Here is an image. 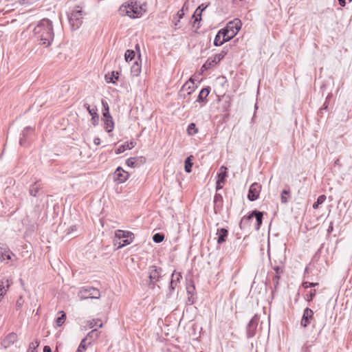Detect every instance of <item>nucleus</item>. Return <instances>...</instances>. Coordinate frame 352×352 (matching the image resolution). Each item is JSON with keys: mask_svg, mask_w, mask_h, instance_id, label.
<instances>
[{"mask_svg": "<svg viewBox=\"0 0 352 352\" xmlns=\"http://www.w3.org/2000/svg\"><path fill=\"white\" fill-rule=\"evenodd\" d=\"M214 199H215V200H217V199H219V197H218V196H217V195H216V196H215V197H214Z\"/></svg>", "mask_w": 352, "mask_h": 352, "instance_id": "69168bd1", "label": "nucleus"}, {"mask_svg": "<svg viewBox=\"0 0 352 352\" xmlns=\"http://www.w3.org/2000/svg\"><path fill=\"white\" fill-rule=\"evenodd\" d=\"M195 90V83L192 80L190 82H186L183 87H182L181 92L187 91V95L191 94V93Z\"/></svg>", "mask_w": 352, "mask_h": 352, "instance_id": "412c9836", "label": "nucleus"}, {"mask_svg": "<svg viewBox=\"0 0 352 352\" xmlns=\"http://www.w3.org/2000/svg\"><path fill=\"white\" fill-rule=\"evenodd\" d=\"M85 349H86L85 339H82L76 352H82V350H85Z\"/></svg>", "mask_w": 352, "mask_h": 352, "instance_id": "c03bdc74", "label": "nucleus"}, {"mask_svg": "<svg viewBox=\"0 0 352 352\" xmlns=\"http://www.w3.org/2000/svg\"><path fill=\"white\" fill-rule=\"evenodd\" d=\"M102 111H109V107L107 102L104 100H102Z\"/></svg>", "mask_w": 352, "mask_h": 352, "instance_id": "de8ad7c7", "label": "nucleus"}, {"mask_svg": "<svg viewBox=\"0 0 352 352\" xmlns=\"http://www.w3.org/2000/svg\"><path fill=\"white\" fill-rule=\"evenodd\" d=\"M72 223V221H61L58 226L57 231L65 235L72 234L76 226Z\"/></svg>", "mask_w": 352, "mask_h": 352, "instance_id": "1a4fd4ad", "label": "nucleus"}, {"mask_svg": "<svg viewBox=\"0 0 352 352\" xmlns=\"http://www.w3.org/2000/svg\"><path fill=\"white\" fill-rule=\"evenodd\" d=\"M162 270L156 266H151L149 268V278L152 283L157 281L161 276Z\"/></svg>", "mask_w": 352, "mask_h": 352, "instance_id": "ddd939ff", "label": "nucleus"}, {"mask_svg": "<svg viewBox=\"0 0 352 352\" xmlns=\"http://www.w3.org/2000/svg\"><path fill=\"white\" fill-rule=\"evenodd\" d=\"M202 6H204V4L199 6L194 12L192 17L195 19V23L199 22L201 20V13L207 8V6H205L203 9H201Z\"/></svg>", "mask_w": 352, "mask_h": 352, "instance_id": "b1692460", "label": "nucleus"}, {"mask_svg": "<svg viewBox=\"0 0 352 352\" xmlns=\"http://www.w3.org/2000/svg\"><path fill=\"white\" fill-rule=\"evenodd\" d=\"M326 200V196L324 195H320L318 199H317V201L316 202H315L313 205V208L314 209H316L318 208V206L323 204L324 202V201Z\"/></svg>", "mask_w": 352, "mask_h": 352, "instance_id": "f704fd0d", "label": "nucleus"}, {"mask_svg": "<svg viewBox=\"0 0 352 352\" xmlns=\"http://www.w3.org/2000/svg\"><path fill=\"white\" fill-rule=\"evenodd\" d=\"M60 314V316L58 317L56 320V324L58 327H60L65 322L66 315L63 311H60L58 312Z\"/></svg>", "mask_w": 352, "mask_h": 352, "instance_id": "72a5a7b5", "label": "nucleus"}, {"mask_svg": "<svg viewBox=\"0 0 352 352\" xmlns=\"http://www.w3.org/2000/svg\"><path fill=\"white\" fill-rule=\"evenodd\" d=\"M314 311L309 309L306 308L304 310L302 318L300 322V324L303 327H307L309 324V321L313 318Z\"/></svg>", "mask_w": 352, "mask_h": 352, "instance_id": "4468645a", "label": "nucleus"}, {"mask_svg": "<svg viewBox=\"0 0 352 352\" xmlns=\"http://www.w3.org/2000/svg\"><path fill=\"white\" fill-rule=\"evenodd\" d=\"M289 192H290L289 190L284 189L283 190L282 194H281V197H280L282 203L285 204L287 202L286 195H289Z\"/></svg>", "mask_w": 352, "mask_h": 352, "instance_id": "79ce46f5", "label": "nucleus"}, {"mask_svg": "<svg viewBox=\"0 0 352 352\" xmlns=\"http://www.w3.org/2000/svg\"><path fill=\"white\" fill-rule=\"evenodd\" d=\"M135 142H126L124 144L120 145L118 146V148L116 151V154L118 155V154L122 153L126 149H131L135 146Z\"/></svg>", "mask_w": 352, "mask_h": 352, "instance_id": "6ab92c4d", "label": "nucleus"}, {"mask_svg": "<svg viewBox=\"0 0 352 352\" xmlns=\"http://www.w3.org/2000/svg\"><path fill=\"white\" fill-rule=\"evenodd\" d=\"M206 6L204 5V6L201 7V9H203L204 7H205Z\"/></svg>", "mask_w": 352, "mask_h": 352, "instance_id": "338daca9", "label": "nucleus"}, {"mask_svg": "<svg viewBox=\"0 0 352 352\" xmlns=\"http://www.w3.org/2000/svg\"><path fill=\"white\" fill-rule=\"evenodd\" d=\"M274 270L276 272V274H277V275H280L283 272V268L280 266L274 267Z\"/></svg>", "mask_w": 352, "mask_h": 352, "instance_id": "8fccbe9b", "label": "nucleus"}, {"mask_svg": "<svg viewBox=\"0 0 352 352\" xmlns=\"http://www.w3.org/2000/svg\"><path fill=\"white\" fill-rule=\"evenodd\" d=\"M99 332L96 329L91 330L88 333L87 336L84 338L86 340H96L99 337Z\"/></svg>", "mask_w": 352, "mask_h": 352, "instance_id": "2f4dec72", "label": "nucleus"}, {"mask_svg": "<svg viewBox=\"0 0 352 352\" xmlns=\"http://www.w3.org/2000/svg\"><path fill=\"white\" fill-rule=\"evenodd\" d=\"M253 217H255L256 220H262L263 217V212L254 210L248 215L247 220H251Z\"/></svg>", "mask_w": 352, "mask_h": 352, "instance_id": "cd10ccee", "label": "nucleus"}, {"mask_svg": "<svg viewBox=\"0 0 352 352\" xmlns=\"http://www.w3.org/2000/svg\"><path fill=\"white\" fill-rule=\"evenodd\" d=\"M193 158V156L190 155L189 157H188L186 160H185V166H184V169H185V171L188 173H190L191 170H192V160Z\"/></svg>", "mask_w": 352, "mask_h": 352, "instance_id": "7c9ffc66", "label": "nucleus"}, {"mask_svg": "<svg viewBox=\"0 0 352 352\" xmlns=\"http://www.w3.org/2000/svg\"><path fill=\"white\" fill-rule=\"evenodd\" d=\"M195 289V286L192 284L188 285L186 287V291L188 295H193Z\"/></svg>", "mask_w": 352, "mask_h": 352, "instance_id": "37998d69", "label": "nucleus"}, {"mask_svg": "<svg viewBox=\"0 0 352 352\" xmlns=\"http://www.w3.org/2000/svg\"><path fill=\"white\" fill-rule=\"evenodd\" d=\"M338 2H339L340 6L342 7H344L346 5L345 0H338Z\"/></svg>", "mask_w": 352, "mask_h": 352, "instance_id": "13d9d810", "label": "nucleus"}, {"mask_svg": "<svg viewBox=\"0 0 352 352\" xmlns=\"http://www.w3.org/2000/svg\"><path fill=\"white\" fill-rule=\"evenodd\" d=\"M188 133L190 135L197 133L198 130L195 123H190L187 129Z\"/></svg>", "mask_w": 352, "mask_h": 352, "instance_id": "c9c22d12", "label": "nucleus"}, {"mask_svg": "<svg viewBox=\"0 0 352 352\" xmlns=\"http://www.w3.org/2000/svg\"><path fill=\"white\" fill-rule=\"evenodd\" d=\"M135 57V52L133 50H128L126 51L124 58L126 62L132 60Z\"/></svg>", "mask_w": 352, "mask_h": 352, "instance_id": "e433bc0d", "label": "nucleus"}, {"mask_svg": "<svg viewBox=\"0 0 352 352\" xmlns=\"http://www.w3.org/2000/svg\"><path fill=\"white\" fill-rule=\"evenodd\" d=\"M119 75V73L118 72H113L111 75L109 74H107L105 75V79H106V81L108 82V83H110V82H112V83H115V80H118V76Z\"/></svg>", "mask_w": 352, "mask_h": 352, "instance_id": "c85d7f7f", "label": "nucleus"}, {"mask_svg": "<svg viewBox=\"0 0 352 352\" xmlns=\"http://www.w3.org/2000/svg\"><path fill=\"white\" fill-rule=\"evenodd\" d=\"M177 14L179 15V18H182V16L184 15L183 10H179V11L177 12Z\"/></svg>", "mask_w": 352, "mask_h": 352, "instance_id": "052dcab7", "label": "nucleus"}, {"mask_svg": "<svg viewBox=\"0 0 352 352\" xmlns=\"http://www.w3.org/2000/svg\"><path fill=\"white\" fill-rule=\"evenodd\" d=\"M258 320L259 316L255 314L248 324L246 328L248 338H253L255 336Z\"/></svg>", "mask_w": 352, "mask_h": 352, "instance_id": "6e6552de", "label": "nucleus"}, {"mask_svg": "<svg viewBox=\"0 0 352 352\" xmlns=\"http://www.w3.org/2000/svg\"><path fill=\"white\" fill-rule=\"evenodd\" d=\"M349 1H352V0H349Z\"/></svg>", "mask_w": 352, "mask_h": 352, "instance_id": "774afa93", "label": "nucleus"}, {"mask_svg": "<svg viewBox=\"0 0 352 352\" xmlns=\"http://www.w3.org/2000/svg\"><path fill=\"white\" fill-rule=\"evenodd\" d=\"M41 188V187L38 184H37L36 182H35L34 184L31 185V186L30 188V190H29L30 195L32 197H36L37 195V194L38 193Z\"/></svg>", "mask_w": 352, "mask_h": 352, "instance_id": "c756f323", "label": "nucleus"}, {"mask_svg": "<svg viewBox=\"0 0 352 352\" xmlns=\"http://www.w3.org/2000/svg\"><path fill=\"white\" fill-rule=\"evenodd\" d=\"M279 278H280V275L276 274L273 276L272 280L274 284L275 288H276L278 285Z\"/></svg>", "mask_w": 352, "mask_h": 352, "instance_id": "09e8293b", "label": "nucleus"}, {"mask_svg": "<svg viewBox=\"0 0 352 352\" xmlns=\"http://www.w3.org/2000/svg\"><path fill=\"white\" fill-rule=\"evenodd\" d=\"M133 234L131 232L118 230L115 233L113 239L114 245H118L117 248H121L132 243Z\"/></svg>", "mask_w": 352, "mask_h": 352, "instance_id": "20e7f679", "label": "nucleus"}, {"mask_svg": "<svg viewBox=\"0 0 352 352\" xmlns=\"http://www.w3.org/2000/svg\"><path fill=\"white\" fill-rule=\"evenodd\" d=\"M84 107L86 108L90 116H91V122L92 124L96 126L98 123L99 120V116L97 113V109H91L90 105L87 103H85L84 104Z\"/></svg>", "mask_w": 352, "mask_h": 352, "instance_id": "f3484780", "label": "nucleus"}, {"mask_svg": "<svg viewBox=\"0 0 352 352\" xmlns=\"http://www.w3.org/2000/svg\"><path fill=\"white\" fill-rule=\"evenodd\" d=\"M43 352H52V349L49 346H45L43 348Z\"/></svg>", "mask_w": 352, "mask_h": 352, "instance_id": "4d7b16f0", "label": "nucleus"}, {"mask_svg": "<svg viewBox=\"0 0 352 352\" xmlns=\"http://www.w3.org/2000/svg\"><path fill=\"white\" fill-rule=\"evenodd\" d=\"M13 255L6 245L0 243V258L2 260H10Z\"/></svg>", "mask_w": 352, "mask_h": 352, "instance_id": "dca6fc26", "label": "nucleus"}, {"mask_svg": "<svg viewBox=\"0 0 352 352\" xmlns=\"http://www.w3.org/2000/svg\"><path fill=\"white\" fill-rule=\"evenodd\" d=\"M214 199H215V200H217V199H219V197H218V196H217V195H216V196H215V197H214Z\"/></svg>", "mask_w": 352, "mask_h": 352, "instance_id": "0e129e2a", "label": "nucleus"}, {"mask_svg": "<svg viewBox=\"0 0 352 352\" xmlns=\"http://www.w3.org/2000/svg\"><path fill=\"white\" fill-rule=\"evenodd\" d=\"M139 162H144V159L142 157H130L126 160V164L131 168H135L139 164Z\"/></svg>", "mask_w": 352, "mask_h": 352, "instance_id": "aec40b11", "label": "nucleus"}, {"mask_svg": "<svg viewBox=\"0 0 352 352\" xmlns=\"http://www.w3.org/2000/svg\"><path fill=\"white\" fill-rule=\"evenodd\" d=\"M119 12L121 14L136 18L140 17L142 15L143 11L142 7L138 8L137 2L131 1L128 6L122 5L119 9Z\"/></svg>", "mask_w": 352, "mask_h": 352, "instance_id": "39448f33", "label": "nucleus"}, {"mask_svg": "<svg viewBox=\"0 0 352 352\" xmlns=\"http://www.w3.org/2000/svg\"><path fill=\"white\" fill-rule=\"evenodd\" d=\"M85 15V13L80 6H76L74 10L67 14L72 30H76L82 25Z\"/></svg>", "mask_w": 352, "mask_h": 352, "instance_id": "7ed1b4c3", "label": "nucleus"}, {"mask_svg": "<svg viewBox=\"0 0 352 352\" xmlns=\"http://www.w3.org/2000/svg\"><path fill=\"white\" fill-rule=\"evenodd\" d=\"M221 184H222L221 182L217 181V186H216L217 190H219L222 188L223 186H222Z\"/></svg>", "mask_w": 352, "mask_h": 352, "instance_id": "5fc2aeb1", "label": "nucleus"}, {"mask_svg": "<svg viewBox=\"0 0 352 352\" xmlns=\"http://www.w3.org/2000/svg\"><path fill=\"white\" fill-rule=\"evenodd\" d=\"M104 124V128L108 133L113 131L114 128V122L113 118L109 116V118L102 119Z\"/></svg>", "mask_w": 352, "mask_h": 352, "instance_id": "4be33fe9", "label": "nucleus"}, {"mask_svg": "<svg viewBox=\"0 0 352 352\" xmlns=\"http://www.w3.org/2000/svg\"><path fill=\"white\" fill-rule=\"evenodd\" d=\"M256 229L258 230L263 221H256Z\"/></svg>", "mask_w": 352, "mask_h": 352, "instance_id": "680f3d73", "label": "nucleus"}, {"mask_svg": "<svg viewBox=\"0 0 352 352\" xmlns=\"http://www.w3.org/2000/svg\"><path fill=\"white\" fill-rule=\"evenodd\" d=\"M210 92V90L208 88H203L197 97V99L196 100L197 102H201L204 100L205 98L208 96Z\"/></svg>", "mask_w": 352, "mask_h": 352, "instance_id": "a878e982", "label": "nucleus"}, {"mask_svg": "<svg viewBox=\"0 0 352 352\" xmlns=\"http://www.w3.org/2000/svg\"><path fill=\"white\" fill-rule=\"evenodd\" d=\"M192 296L193 295H189V296L188 297L187 303L188 305H192L194 303V300L192 299Z\"/></svg>", "mask_w": 352, "mask_h": 352, "instance_id": "603ef678", "label": "nucleus"}, {"mask_svg": "<svg viewBox=\"0 0 352 352\" xmlns=\"http://www.w3.org/2000/svg\"><path fill=\"white\" fill-rule=\"evenodd\" d=\"M102 116H103V119H105V118H109V116H111L109 111H102Z\"/></svg>", "mask_w": 352, "mask_h": 352, "instance_id": "3c124183", "label": "nucleus"}, {"mask_svg": "<svg viewBox=\"0 0 352 352\" xmlns=\"http://www.w3.org/2000/svg\"><path fill=\"white\" fill-rule=\"evenodd\" d=\"M261 186L256 182L253 183L249 189L248 198L249 200L253 201L256 200L259 197Z\"/></svg>", "mask_w": 352, "mask_h": 352, "instance_id": "9d476101", "label": "nucleus"}, {"mask_svg": "<svg viewBox=\"0 0 352 352\" xmlns=\"http://www.w3.org/2000/svg\"><path fill=\"white\" fill-rule=\"evenodd\" d=\"M100 322V324H98V327L100 328L102 327V323L100 322L99 319H93L88 322L89 326L90 328H93L95 326L98 325V322Z\"/></svg>", "mask_w": 352, "mask_h": 352, "instance_id": "ea45409f", "label": "nucleus"}, {"mask_svg": "<svg viewBox=\"0 0 352 352\" xmlns=\"http://www.w3.org/2000/svg\"><path fill=\"white\" fill-rule=\"evenodd\" d=\"M141 72V65L136 60L131 67V73L133 76H138Z\"/></svg>", "mask_w": 352, "mask_h": 352, "instance_id": "393cba45", "label": "nucleus"}, {"mask_svg": "<svg viewBox=\"0 0 352 352\" xmlns=\"http://www.w3.org/2000/svg\"><path fill=\"white\" fill-rule=\"evenodd\" d=\"M164 236L161 233H156L153 236V240L155 243H160L164 240Z\"/></svg>", "mask_w": 352, "mask_h": 352, "instance_id": "58836bf2", "label": "nucleus"}, {"mask_svg": "<svg viewBox=\"0 0 352 352\" xmlns=\"http://www.w3.org/2000/svg\"><path fill=\"white\" fill-rule=\"evenodd\" d=\"M222 36V34H219V32L216 35L214 40V45L215 46H220L223 45L225 42H223V38L221 39Z\"/></svg>", "mask_w": 352, "mask_h": 352, "instance_id": "4c0bfd02", "label": "nucleus"}, {"mask_svg": "<svg viewBox=\"0 0 352 352\" xmlns=\"http://www.w3.org/2000/svg\"><path fill=\"white\" fill-rule=\"evenodd\" d=\"M242 25L241 21L239 19H235L230 21L227 25L219 30V34H222L223 42H228L234 38Z\"/></svg>", "mask_w": 352, "mask_h": 352, "instance_id": "f03ea898", "label": "nucleus"}, {"mask_svg": "<svg viewBox=\"0 0 352 352\" xmlns=\"http://www.w3.org/2000/svg\"><path fill=\"white\" fill-rule=\"evenodd\" d=\"M228 51L223 50L220 53L215 54L213 57L208 58L202 65V70H208L219 63L227 54Z\"/></svg>", "mask_w": 352, "mask_h": 352, "instance_id": "0eeeda50", "label": "nucleus"}, {"mask_svg": "<svg viewBox=\"0 0 352 352\" xmlns=\"http://www.w3.org/2000/svg\"><path fill=\"white\" fill-rule=\"evenodd\" d=\"M18 340L16 333L12 332L8 334L1 342V346L7 349L14 344Z\"/></svg>", "mask_w": 352, "mask_h": 352, "instance_id": "f8f14e48", "label": "nucleus"}, {"mask_svg": "<svg viewBox=\"0 0 352 352\" xmlns=\"http://www.w3.org/2000/svg\"><path fill=\"white\" fill-rule=\"evenodd\" d=\"M21 299L18 300L16 301V308H17V309L21 308V305H22V302H21Z\"/></svg>", "mask_w": 352, "mask_h": 352, "instance_id": "bf43d9fd", "label": "nucleus"}, {"mask_svg": "<svg viewBox=\"0 0 352 352\" xmlns=\"http://www.w3.org/2000/svg\"><path fill=\"white\" fill-rule=\"evenodd\" d=\"M11 280L8 278H4L0 281V302L6 294L7 289L10 287Z\"/></svg>", "mask_w": 352, "mask_h": 352, "instance_id": "2eb2a0df", "label": "nucleus"}, {"mask_svg": "<svg viewBox=\"0 0 352 352\" xmlns=\"http://www.w3.org/2000/svg\"><path fill=\"white\" fill-rule=\"evenodd\" d=\"M34 34L39 44L47 47L51 45L54 32L52 21L48 19H43L34 29Z\"/></svg>", "mask_w": 352, "mask_h": 352, "instance_id": "f257e3e1", "label": "nucleus"}, {"mask_svg": "<svg viewBox=\"0 0 352 352\" xmlns=\"http://www.w3.org/2000/svg\"><path fill=\"white\" fill-rule=\"evenodd\" d=\"M331 96V95L329 94L328 96L327 97L326 100L324 103V108L327 107L328 102H329V100H330Z\"/></svg>", "mask_w": 352, "mask_h": 352, "instance_id": "864d4df0", "label": "nucleus"}, {"mask_svg": "<svg viewBox=\"0 0 352 352\" xmlns=\"http://www.w3.org/2000/svg\"><path fill=\"white\" fill-rule=\"evenodd\" d=\"M182 277L179 273H173L171 281H170V288L171 289H174L177 286V283L179 281L180 278Z\"/></svg>", "mask_w": 352, "mask_h": 352, "instance_id": "bb28decb", "label": "nucleus"}, {"mask_svg": "<svg viewBox=\"0 0 352 352\" xmlns=\"http://www.w3.org/2000/svg\"><path fill=\"white\" fill-rule=\"evenodd\" d=\"M333 230V226H331V223L330 224V226H329V228L327 230L328 232H331Z\"/></svg>", "mask_w": 352, "mask_h": 352, "instance_id": "e2e57ef3", "label": "nucleus"}, {"mask_svg": "<svg viewBox=\"0 0 352 352\" xmlns=\"http://www.w3.org/2000/svg\"><path fill=\"white\" fill-rule=\"evenodd\" d=\"M228 232L226 228H221L217 230V243L221 244L226 241V239L228 236Z\"/></svg>", "mask_w": 352, "mask_h": 352, "instance_id": "a211bd4d", "label": "nucleus"}, {"mask_svg": "<svg viewBox=\"0 0 352 352\" xmlns=\"http://www.w3.org/2000/svg\"><path fill=\"white\" fill-rule=\"evenodd\" d=\"M227 168L224 166H221V173L218 174V179L217 181L221 182L223 184L226 180V177H227V173H226Z\"/></svg>", "mask_w": 352, "mask_h": 352, "instance_id": "473e14b6", "label": "nucleus"}, {"mask_svg": "<svg viewBox=\"0 0 352 352\" xmlns=\"http://www.w3.org/2000/svg\"><path fill=\"white\" fill-rule=\"evenodd\" d=\"M318 283H309V282H304L302 283V286L304 288L307 289L308 287H316V285H318Z\"/></svg>", "mask_w": 352, "mask_h": 352, "instance_id": "a18cd8bd", "label": "nucleus"}, {"mask_svg": "<svg viewBox=\"0 0 352 352\" xmlns=\"http://www.w3.org/2000/svg\"><path fill=\"white\" fill-rule=\"evenodd\" d=\"M94 143L96 145H99L100 144V139L99 138H95L94 140Z\"/></svg>", "mask_w": 352, "mask_h": 352, "instance_id": "6e6d98bb", "label": "nucleus"}, {"mask_svg": "<svg viewBox=\"0 0 352 352\" xmlns=\"http://www.w3.org/2000/svg\"><path fill=\"white\" fill-rule=\"evenodd\" d=\"M129 173L121 167H118L113 173V179L118 183L122 184L126 181Z\"/></svg>", "mask_w": 352, "mask_h": 352, "instance_id": "9b49d317", "label": "nucleus"}, {"mask_svg": "<svg viewBox=\"0 0 352 352\" xmlns=\"http://www.w3.org/2000/svg\"><path fill=\"white\" fill-rule=\"evenodd\" d=\"M38 345H39L38 340H36L34 342H31L29 345V348H28L27 352H34V351L38 346Z\"/></svg>", "mask_w": 352, "mask_h": 352, "instance_id": "a19ab883", "label": "nucleus"}, {"mask_svg": "<svg viewBox=\"0 0 352 352\" xmlns=\"http://www.w3.org/2000/svg\"><path fill=\"white\" fill-rule=\"evenodd\" d=\"M32 129L30 126L24 129V130L23 131L22 133H21V137L20 138V140H19V144L21 146L25 145V143L26 141V138L28 137L29 133H32Z\"/></svg>", "mask_w": 352, "mask_h": 352, "instance_id": "5701e85b", "label": "nucleus"}, {"mask_svg": "<svg viewBox=\"0 0 352 352\" xmlns=\"http://www.w3.org/2000/svg\"><path fill=\"white\" fill-rule=\"evenodd\" d=\"M78 296L81 300L87 298L98 299L100 296V292L98 289L93 287H83L80 289Z\"/></svg>", "mask_w": 352, "mask_h": 352, "instance_id": "423d86ee", "label": "nucleus"}, {"mask_svg": "<svg viewBox=\"0 0 352 352\" xmlns=\"http://www.w3.org/2000/svg\"><path fill=\"white\" fill-rule=\"evenodd\" d=\"M316 294V289L311 290L309 295L307 296V300L308 301H311L313 300V298L315 297Z\"/></svg>", "mask_w": 352, "mask_h": 352, "instance_id": "49530a36", "label": "nucleus"}]
</instances>
